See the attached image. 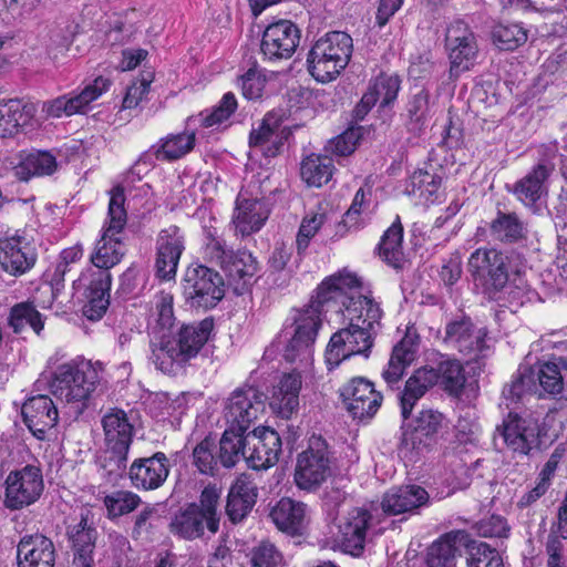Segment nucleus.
<instances>
[{
  "label": "nucleus",
  "instance_id": "obj_1",
  "mask_svg": "<svg viewBox=\"0 0 567 567\" xmlns=\"http://www.w3.org/2000/svg\"><path fill=\"white\" fill-rule=\"evenodd\" d=\"M317 305L326 312H341L349 321L331 336L327 346L324 358L329 370L352 355L368 358L382 311L371 297L361 292L360 278L347 270L327 278L317 289Z\"/></svg>",
  "mask_w": 567,
  "mask_h": 567
},
{
  "label": "nucleus",
  "instance_id": "obj_2",
  "mask_svg": "<svg viewBox=\"0 0 567 567\" xmlns=\"http://www.w3.org/2000/svg\"><path fill=\"white\" fill-rule=\"evenodd\" d=\"M466 377L462 363L447 354L437 353L431 364L417 369L405 383L400 398L401 415L409 419L415 403L434 386L440 385L450 395L458 396L465 385Z\"/></svg>",
  "mask_w": 567,
  "mask_h": 567
},
{
  "label": "nucleus",
  "instance_id": "obj_3",
  "mask_svg": "<svg viewBox=\"0 0 567 567\" xmlns=\"http://www.w3.org/2000/svg\"><path fill=\"white\" fill-rule=\"evenodd\" d=\"M219 499L220 489L207 485L198 502L188 503L174 514L168 525L171 534L185 540L202 538L205 530L215 535L219 530Z\"/></svg>",
  "mask_w": 567,
  "mask_h": 567
},
{
  "label": "nucleus",
  "instance_id": "obj_4",
  "mask_svg": "<svg viewBox=\"0 0 567 567\" xmlns=\"http://www.w3.org/2000/svg\"><path fill=\"white\" fill-rule=\"evenodd\" d=\"M352 50V38L348 33H327L315 42L308 53L309 73L321 83L334 80L348 65Z\"/></svg>",
  "mask_w": 567,
  "mask_h": 567
},
{
  "label": "nucleus",
  "instance_id": "obj_5",
  "mask_svg": "<svg viewBox=\"0 0 567 567\" xmlns=\"http://www.w3.org/2000/svg\"><path fill=\"white\" fill-rule=\"evenodd\" d=\"M124 203L123 188L120 186L113 188L109 203L107 226L91 256V261L95 267L94 270L109 271L110 268L121 261L124 255L123 244L118 237L126 225Z\"/></svg>",
  "mask_w": 567,
  "mask_h": 567
},
{
  "label": "nucleus",
  "instance_id": "obj_6",
  "mask_svg": "<svg viewBox=\"0 0 567 567\" xmlns=\"http://www.w3.org/2000/svg\"><path fill=\"white\" fill-rule=\"evenodd\" d=\"M558 151L555 145H542L537 148V159L533 168L515 183L514 194L533 213H539L548 193V179L556 168Z\"/></svg>",
  "mask_w": 567,
  "mask_h": 567
},
{
  "label": "nucleus",
  "instance_id": "obj_7",
  "mask_svg": "<svg viewBox=\"0 0 567 567\" xmlns=\"http://www.w3.org/2000/svg\"><path fill=\"white\" fill-rule=\"evenodd\" d=\"M204 259L218 265L234 282L248 285L258 271V261L247 250L234 251L216 231L207 230L203 246Z\"/></svg>",
  "mask_w": 567,
  "mask_h": 567
},
{
  "label": "nucleus",
  "instance_id": "obj_8",
  "mask_svg": "<svg viewBox=\"0 0 567 567\" xmlns=\"http://www.w3.org/2000/svg\"><path fill=\"white\" fill-rule=\"evenodd\" d=\"M100 382V375L91 363L58 367L51 382L52 393L66 403H83Z\"/></svg>",
  "mask_w": 567,
  "mask_h": 567
},
{
  "label": "nucleus",
  "instance_id": "obj_9",
  "mask_svg": "<svg viewBox=\"0 0 567 567\" xmlns=\"http://www.w3.org/2000/svg\"><path fill=\"white\" fill-rule=\"evenodd\" d=\"M183 295L190 308L208 310L225 296V282L218 271L205 265L189 266L183 279Z\"/></svg>",
  "mask_w": 567,
  "mask_h": 567
},
{
  "label": "nucleus",
  "instance_id": "obj_10",
  "mask_svg": "<svg viewBox=\"0 0 567 567\" xmlns=\"http://www.w3.org/2000/svg\"><path fill=\"white\" fill-rule=\"evenodd\" d=\"M334 526L336 530L331 532L332 548L360 557L364 551L368 530L374 526V518L368 509L353 507L337 518Z\"/></svg>",
  "mask_w": 567,
  "mask_h": 567
},
{
  "label": "nucleus",
  "instance_id": "obj_11",
  "mask_svg": "<svg viewBox=\"0 0 567 567\" xmlns=\"http://www.w3.org/2000/svg\"><path fill=\"white\" fill-rule=\"evenodd\" d=\"M331 475L328 443L321 436H311L307 450L297 457L295 482L300 489L316 491Z\"/></svg>",
  "mask_w": 567,
  "mask_h": 567
},
{
  "label": "nucleus",
  "instance_id": "obj_12",
  "mask_svg": "<svg viewBox=\"0 0 567 567\" xmlns=\"http://www.w3.org/2000/svg\"><path fill=\"white\" fill-rule=\"evenodd\" d=\"M322 306L317 305V296L305 309L298 311L293 320L295 332L285 349L288 362L308 364L312 360L313 344L321 327Z\"/></svg>",
  "mask_w": 567,
  "mask_h": 567
},
{
  "label": "nucleus",
  "instance_id": "obj_13",
  "mask_svg": "<svg viewBox=\"0 0 567 567\" xmlns=\"http://www.w3.org/2000/svg\"><path fill=\"white\" fill-rule=\"evenodd\" d=\"M468 271L492 299H499L508 281L506 257L496 249L478 248L468 258Z\"/></svg>",
  "mask_w": 567,
  "mask_h": 567
},
{
  "label": "nucleus",
  "instance_id": "obj_14",
  "mask_svg": "<svg viewBox=\"0 0 567 567\" xmlns=\"http://www.w3.org/2000/svg\"><path fill=\"white\" fill-rule=\"evenodd\" d=\"M267 395L258 388L243 385L235 389L226 401L224 416L227 426L246 432L265 412Z\"/></svg>",
  "mask_w": 567,
  "mask_h": 567
},
{
  "label": "nucleus",
  "instance_id": "obj_15",
  "mask_svg": "<svg viewBox=\"0 0 567 567\" xmlns=\"http://www.w3.org/2000/svg\"><path fill=\"white\" fill-rule=\"evenodd\" d=\"M3 505L11 511L21 509L35 503L41 496L44 484L41 470L33 465L12 471L4 481Z\"/></svg>",
  "mask_w": 567,
  "mask_h": 567
},
{
  "label": "nucleus",
  "instance_id": "obj_16",
  "mask_svg": "<svg viewBox=\"0 0 567 567\" xmlns=\"http://www.w3.org/2000/svg\"><path fill=\"white\" fill-rule=\"evenodd\" d=\"M110 85L111 81L109 79L97 76L79 94H64L55 99L44 101L41 106V113L45 120L85 113L90 103L97 100Z\"/></svg>",
  "mask_w": 567,
  "mask_h": 567
},
{
  "label": "nucleus",
  "instance_id": "obj_17",
  "mask_svg": "<svg viewBox=\"0 0 567 567\" xmlns=\"http://www.w3.org/2000/svg\"><path fill=\"white\" fill-rule=\"evenodd\" d=\"M340 396L349 414L359 421L373 417L383 400L373 383L362 377H355L340 388Z\"/></svg>",
  "mask_w": 567,
  "mask_h": 567
},
{
  "label": "nucleus",
  "instance_id": "obj_18",
  "mask_svg": "<svg viewBox=\"0 0 567 567\" xmlns=\"http://www.w3.org/2000/svg\"><path fill=\"white\" fill-rule=\"evenodd\" d=\"M486 337V329L477 328L470 318L462 317L446 324L444 342L471 359H478L489 350Z\"/></svg>",
  "mask_w": 567,
  "mask_h": 567
},
{
  "label": "nucleus",
  "instance_id": "obj_19",
  "mask_svg": "<svg viewBox=\"0 0 567 567\" xmlns=\"http://www.w3.org/2000/svg\"><path fill=\"white\" fill-rule=\"evenodd\" d=\"M301 39V31L296 23L281 19L270 23L262 33L260 51L269 61L290 59Z\"/></svg>",
  "mask_w": 567,
  "mask_h": 567
},
{
  "label": "nucleus",
  "instance_id": "obj_20",
  "mask_svg": "<svg viewBox=\"0 0 567 567\" xmlns=\"http://www.w3.org/2000/svg\"><path fill=\"white\" fill-rule=\"evenodd\" d=\"M497 431L506 447L514 454L527 455L539 444V423L532 415L508 413Z\"/></svg>",
  "mask_w": 567,
  "mask_h": 567
},
{
  "label": "nucleus",
  "instance_id": "obj_21",
  "mask_svg": "<svg viewBox=\"0 0 567 567\" xmlns=\"http://www.w3.org/2000/svg\"><path fill=\"white\" fill-rule=\"evenodd\" d=\"M446 48L450 59V73L458 76L468 71L476 61L478 48L472 30L463 21H455L447 29Z\"/></svg>",
  "mask_w": 567,
  "mask_h": 567
},
{
  "label": "nucleus",
  "instance_id": "obj_22",
  "mask_svg": "<svg viewBox=\"0 0 567 567\" xmlns=\"http://www.w3.org/2000/svg\"><path fill=\"white\" fill-rule=\"evenodd\" d=\"M246 462L254 470L274 466L281 453V439L269 427H256L246 433Z\"/></svg>",
  "mask_w": 567,
  "mask_h": 567
},
{
  "label": "nucleus",
  "instance_id": "obj_23",
  "mask_svg": "<svg viewBox=\"0 0 567 567\" xmlns=\"http://www.w3.org/2000/svg\"><path fill=\"white\" fill-rule=\"evenodd\" d=\"M185 249V237L179 227L171 225L162 229L156 239V276L163 280L174 279L181 256Z\"/></svg>",
  "mask_w": 567,
  "mask_h": 567
},
{
  "label": "nucleus",
  "instance_id": "obj_24",
  "mask_svg": "<svg viewBox=\"0 0 567 567\" xmlns=\"http://www.w3.org/2000/svg\"><path fill=\"white\" fill-rule=\"evenodd\" d=\"M38 259L37 248L24 236L16 235L0 240V271L13 277L28 272Z\"/></svg>",
  "mask_w": 567,
  "mask_h": 567
},
{
  "label": "nucleus",
  "instance_id": "obj_25",
  "mask_svg": "<svg viewBox=\"0 0 567 567\" xmlns=\"http://www.w3.org/2000/svg\"><path fill=\"white\" fill-rule=\"evenodd\" d=\"M65 536L82 567L92 566L93 553L97 539V530L89 509H82L78 518H73L65 527Z\"/></svg>",
  "mask_w": 567,
  "mask_h": 567
},
{
  "label": "nucleus",
  "instance_id": "obj_26",
  "mask_svg": "<svg viewBox=\"0 0 567 567\" xmlns=\"http://www.w3.org/2000/svg\"><path fill=\"white\" fill-rule=\"evenodd\" d=\"M169 473L168 458L163 452L135 460L130 467V480L137 489L153 491L161 487Z\"/></svg>",
  "mask_w": 567,
  "mask_h": 567
},
{
  "label": "nucleus",
  "instance_id": "obj_27",
  "mask_svg": "<svg viewBox=\"0 0 567 567\" xmlns=\"http://www.w3.org/2000/svg\"><path fill=\"white\" fill-rule=\"evenodd\" d=\"M55 557L52 539L43 534L24 535L18 543V567H54Z\"/></svg>",
  "mask_w": 567,
  "mask_h": 567
},
{
  "label": "nucleus",
  "instance_id": "obj_28",
  "mask_svg": "<svg viewBox=\"0 0 567 567\" xmlns=\"http://www.w3.org/2000/svg\"><path fill=\"white\" fill-rule=\"evenodd\" d=\"M21 412L25 425L39 440L45 439L48 431L56 424L59 419L58 409L52 399L43 394L30 398L22 405Z\"/></svg>",
  "mask_w": 567,
  "mask_h": 567
},
{
  "label": "nucleus",
  "instance_id": "obj_29",
  "mask_svg": "<svg viewBox=\"0 0 567 567\" xmlns=\"http://www.w3.org/2000/svg\"><path fill=\"white\" fill-rule=\"evenodd\" d=\"M82 280L86 281L83 313L89 320H99L110 306L111 274L105 270H90Z\"/></svg>",
  "mask_w": 567,
  "mask_h": 567
},
{
  "label": "nucleus",
  "instance_id": "obj_30",
  "mask_svg": "<svg viewBox=\"0 0 567 567\" xmlns=\"http://www.w3.org/2000/svg\"><path fill=\"white\" fill-rule=\"evenodd\" d=\"M269 217V209L265 202L258 198H246L239 194L233 215V224L237 234L243 237L260 230Z\"/></svg>",
  "mask_w": 567,
  "mask_h": 567
},
{
  "label": "nucleus",
  "instance_id": "obj_31",
  "mask_svg": "<svg viewBox=\"0 0 567 567\" xmlns=\"http://www.w3.org/2000/svg\"><path fill=\"white\" fill-rule=\"evenodd\" d=\"M302 386L301 374L297 371L286 373L274 388L270 408L284 419H289L299 408V393Z\"/></svg>",
  "mask_w": 567,
  "mask_h": 567
},
{
  "label": "nucleus",
  "instance_id": "obj_32",
  "mask_svg": "<svg viewBox=\"0 0 567 567\" xmlns=\"http://www.w3.org/2000/svg\"><path fill=\"white\" fill-rule=\"evenodd\" d=\"M258 496L256 484L248 477H239L231 485L226 504V514L231 523H240L252 509Z\"/></svg>",
  "mask_w": 567,
  "mask_h": 567
},
{
  "label": "nucleus",
  "instance_id": "obj_33",
  "mask_svg": "<svg viewBox=\"0 0 567 567\" xmlns=\"http://www.w3.org/2000/svg\"><path fill=\"white\" fill-rule=\"evenodd\" d=\"M214 328L213 319L206 318L197 323L183 324L178 332L172 337L174 346L188 362L195 358L208 341Z\"/></svg>",
  "mask_w": 567,
  "mask_h": 567
},
{
  "label": "nucleus",
  "instance_id": "obj_34",
  "mask_svg": "<svg viewBox=\"0 0 567 567\" xmlns=\"http://www.w3.org/2000/svg\"><path fill=\"white\" fill-rule=\"evenodd\" d=\"M306 511L305 503L284 497L272 507L270 517L278 529L295 536L306 526Z\"/></svg>",
  "mask_w": 567,
  "mask_h": 567
},
{
  "label": "nucleus",
  "instance_id": "obj_35",
  "mask_svg": "<svg viewBox=\"0 0 567 567\" xmlns=\"http://www.w3.org/2000/svg\"><path fill=\"white\" fill-rule=\"evenodd\" d=\"M105 446L127 449L133 441L134 426L126 413L120 409H112L102 417Z\"/></svg>",
  "mask_w": 567,
  "mask_h": 567
},
{
  "label": "nucleus",
  "instance_id": "obj_36",
  "mask_svg": "<svg viewBox=\"0 0 567 567\" xmlns=\"http://www.w3.org/2000/svg\"><path fill=\"white\" fill-rule=\"evenodd\" d=\"M35 113V106L21 100H9L0 104V137H12L28 125Z\"/></svg>",
  "mask_w": 567,
  "mask_h": 567
},
{
  "label": "nucleus",
  "instance_id": "obj_37",
  "mask_svg": "<svg viewBox=\"0 0 567 567\" xmlns=\"http://www.w3.org/2000/svg\"><path fill=\"white\" fill-rule=\"evenodd\" d=\"M58 169L56 158L47 151H34L22 157L14 167L19 181L28 182L32 177L49 176Z\"/></svg>",
  "mask_w": 567,
  "mask_h": 567
},
{
  "label": "nucleus",
  "instance_id": "obj_38",
  "mask_svg": "<svg viewBox=\"0 0 567 567\" xmlns=\"http://www.w3.org/2000/svg\"><path fill=\"white\" fill-rule=\"evenodd\" d=\"M419 351V334L413 323L405 327L401 340L392 349V382L400 379L403 371L416 358Z\"/></svg>",
  "mask_w": 567,
  "mask_h": 567
},
{
  "label": "nucleus",
  "instance_id": "obj_39",
  "mask_svg": "<svg viewBox=\"0 0 567 567\" xmlns=\"http://www.w3.org/2000/svg\"><path fill=\"white\" fill-rule=\"evenodd\" d=\"M567 539V509H558V520L550 528L545 544L546 567H567L565 544Z\"/></svg>",
  "mask_w": 567,
  "mask_h": 567
},
{
  "label": "nucleus",
  "instance_id": "obj_40",
  "mask_svg": "<svg viewBox=\"0 0 567 567\" xmlns=\"http://www.w3.org/2000/svg\"><path fill=\"white\" fill-rule=\"evenodd\" d=\"M379 100H381V106L390 104V75L384 72L370 83L368 91L352 110V120L355 123L364 120Z\"/></svg>",
  "mask_w": 567,
  "mask_h": 567
},
{
  "label": "nucleus",
  "instance_id": "obj_41",
  "mask_svg": "<svg viewBox=\"0 0 567 567\" xmlns=\"http://www.w3.org/2000/svg\"><path fill=\"white\" fill-rule=\"evenodd\" d=\"M246 432L227 426L219 440V463L226 468H231L241 458L246 461Z\"/></svg>",
  "mask_w": 567,
  "mask_h": 567
},
{
  "label": "nucleus",
  "instance_id": "obj_42",
  "mask_svg": "<svg viewBox=\"0 0 567 567\" xmlns=\"http://www.w3.org/2000/svg\"><path fill=\"white\" fill-rule=\"evenodd\" d=\"M463 536V532L453 530L434 542L429 548L427 567H455L456 545Z\"/></svg>",
  "mask_w": 567,
  "mask_h": 567
},
{
  "label": "nucleus",
  "instance_id": "obj_43",
  "mask_svg": "<svg viewBox=\"0 0 567 567\" xmlns=\"http://www.w3.org/2000/svg\"><path fill=\"white\" fill-rule=\"evenodd\" d=\"M333 174L332 158L311 154L301 162L300 175L309 186L321 187Z\"/></svg>",
  "mask_w": 567,
  "mask_h": 567
},
{
  "label": "nucleus",
  "instance_id": "obj_44",
  "mask_svg": "<svg viewBox=\"0 0 567 567\" xmlns=\"http://www.w3.org/2000/svg\"><path fill=\"white\" fill-rule=\"evenodd\" d=\"M151 350L150 360L156 369L164 373H173L176 367H183L187 363L177 347L174 346L172 338H161L158 342L151 344Z\"/></svg>",
  "mask_w": 567,
  "mask_h": 567
},
{
  "label": "nucleus",
  "instance_id": "obj_45",
  "mask_svg": "<svg viewBox=\"0 0 567 567\" xmlns=\"http://www.w3.org/2000/svg\"><path fill=\"white\" fill-rule=\"evenodd\" d=\"M441 184V176L420 171L410 177L405 190L424 204H434L439 199Z\"/></svg>",
  "mask_w": 567,
  "mask_h": 567
},
{
  "label": "nucleus",
  "instance_id": "obj_46",
  "mask_svg": "<svg viewBox=\"0 0 567 567\" xmlns=\"http://www.w3.org/2000/svg\"><path fill=\"white\" fill-rule=\"evenodd\" d=\"M491 230L496 239L514 243L525 237L527 227L516 214L498 212L497 217L491 224Z\"/></svg>",
  "mask_w": 567,
  "mask_h": 567
},
{
  "label": "nucleus",
  "instance_id": "obj_47",
  "mask_svg": "<svg viewBox=\"0 0 567 567\" xmlns=\"http://www.w3.org/2000/svg\"><path fill=\"white\" fill-rule=\"evenodd\" d=\"M429 501L427 492L415 485H408L398 489L392 495V515L413 512L425 505Z\"/></svg>",
  "mask_w": 567,
  "mask_h": 567
},
{
  "label": "nucleus",
  "instance_id": "obj_48",
  "mask_svg": "<svg viewBox=\"0 0 567 567\" xmlns=\"http://www.w3.org/2000/svg\"><path fill=\"white\" fill-rule=\"evenodd\" d=\"M9 324L16 333L22 332L25 326H30L37 334H40L44 327V320L33 305L24 302L18 303L11 309Z\"/></svg>",
  "mask_w": 567,
  "mask_h": 567
},
{
  "label": "nucleus",
  "instance_id": "obj_49",
  "mask_svg": "<svg viewBox=\"0 0 567 567\" xmlns=\"http://www.w3.org/2000/svg\"><path fill=\"white\" fill-rule=\"evenodd\" d=\"M195 134H177L166 137L163 144L154 152L156 159L175 161L193 150Z\"/></svg>",
  "mask_w": 567,
  "mask_h": 567
},
{
  "label": "nucleus",
  "instance_id": "obj_50",
  "mask_svg": "<svg viewBox=\"0 0 567 567\" xmlns=\"http://www.w3.org/2000/svg\"><path fill=\"white\" fill-rule=\"evenodd\" d=\"M492 35L496 47L506 51L515 50L527 41V31L517 23L496 25Z\"/></svg>",
  "mask_w": 567,
  "mask_h": 567
},
{
  "label": "nucleus",
  "instance_id": "obj_51",
  "mask_svg": "<svg viewBox=\"0 0 567 567\" xmlns=\"http://www.w3.org/2000/svg\"><path fill=\"white\" fill-rule=\"evenodd\" d=\"M141 503V497L130 491H116L104 497V505L109 517H118L136 509Z\"/></svg>",
  "mask_w": 567,
  "mask_h": 567
},
{
  "label": "nucleus",
  "instance_id": "obj_52",
  "mask_svg": "<svg viewBox=\"0 0 567 567\" xmlns=\"http://www.w3.org/2000/svg\"><path fill=\"white\" fill-rule=\"evenodd\" d=\"M127 449L105 446L101 456V468L109 481H116L126 470Z\"/></svg>",
  "mask_w": 567,
  "mask_h": 567
},
{
  "label": "nucleus",
  "instance_id": "obj_53",
  "mask_svg": "<svg viewBox=\"0 0 567 567\" xmlns=\"http://www.w3.org/2000/svg\"><path fill=\"white\" fill-rule=\"evenodd\" d=\"M534 295L535 291H533L526 280L517 274L512 280L508 279L503 291L498 293V300L502 299L507 302L509 307L517 308L529 302Z\"/></svg>",
  "mask_w": 567,
  "mask_h": 567
},
{
  "label": "nucleus",
  "instance_id": "obj_54",
  "mask_svg": "<svg viewBox=\"0 0 567 567\" xmlns=\"http://www.w3.org/2000/svg\"><path fill=\"white\" fill-rule=\"evenodd\" d=\"M215 443L209 437L204 439L193 450V464L205 475H214L220 464L214 453Z\"/></svg>",
  "mask_w": 567,
  "mask_h": 567
},
{
  "label": "nucleus",
  "instance_id": "obj_55",
  "mask_svg": "<svg viewBox=\"0 0 567 567\" xmlns=\"http://www.w3.org/2000/svg\"><path fill=\"white\" fill-rule=\"evenodd\" d=\"M364 132L363 126L350 125L342 134L330 141L328 150L333 155L348 156L355 151Z\"/></svg>",
  "mask_w": 567,
  "mask_h": 567
},
{
  "label": "nucleus",
  "instance_id": "obj_56",
  "mask_svg": "<svg viewBox=\"0 0 567 567\" xmlns=\"http://www.w3.org/2000/svg\"><path fill=\"white\" fill-rule=\"evenodd\" d=\"M444 416L442 413L433 410L422 411L416 419L414 427L413 443L426 444L424 439L435 435L443 425Z\"/></svg>",
  "mask_w": 567,
  "mask_h": 567
},
{
  "label": "nucleus",
  "instance_id": "obj_57",
  "mask_svg": "<svg viewBox=\"0 0 567 567\" xmlns=\"http://www.w3.org/2000/svg\"><path fill=\"white\" fill-rule=\"evenodd\" d=\"M466 564L467 567H504L499 553L486 543L471 548Z\"/></svg>",
  "mask_w": 567,
  "mask_h": 567
},
{
  "label": "nucleus",
  "instance_id": "obj_58",
  "mask_svg": "<svg viewBox=\"0 0 567 567\" xmlns=\"http://www.w3.org/2000/svg\"><path fill=\"white\" fill-rule=\"evenodd\" d=\"M237 109V100L230 92L226 93L219 104L209 113L199 114L200 122L205 127H210L228 120Z\"/></svg>",
  "mask_w": 567,
  "mask_h": 567
},
{
  "label": "nucleus",
  "instance_id": "obj_59",
  "mask_svg": "<svg viewBox=\"0 0 567 567\" xmlns=\"http://www.w3.org/2000/svg\"><path fill=\"white\" fill-rule=\"evenodd\" d=\"M252 567H284V557L276 546L262 542L251 551Z\"/></svg>",
  "mask_w": 567,
  "mask_h": 567
},
{
  "label": "nucleus",
  "instance_id": "obj_60",
  "mask_svg": "<svg viewBox=\"0 0 567 567\" xmlns=\"http://www.w3.org/2000/svg\"><path fill=\"white\" fill-rule=\"evenodd\" d=\"M282 122V115L277 112H269L264 117L260 126L257 130H252L249 135L250 146H261L269 142L279 128Z\"/></svg>",
  "mask_w": 567,
  "mask_h": 567
},
{
  "label": "nucleus",
  "instance_id": "obj_61",
  "mask_svg": "<svg viewBox=\"0 0 567 567\" xmlns=\"http://www.w3.org/2000/svg\"><path fill=\"white\" fill-rule=\"evenodd\" d=\"M324 219V214H313L302 219L296 239L298 254H302L308 248L310 239L318 233Z\"/></svg>",
  "mask_w": 567,
  "mask_h": 567
},
{
  "label": "nucleus",
  "instance_id": "obj_62",
  "mask_svg": "<svg viewBox=\"0 0 567 567\" xmlns=\"http://www.w3.org/2000/svg\"><path fill=\"white\" fill-rule=\"evenodd\" d=\"M154 309L157 324L163 329H171L175 322L173 296L165 291L157 293L154 298Z\"/></svg>",
  "mask_w": 567,
  "mask_h": 567
},
{
  "label": "nucleus",
  "instance_id": "obj_63",
  "mask_svg": "<svg viewBox=\"0 0 567 567\" xmlns=\"http://www.w3.org/2000/svg\"><path fill=\"white\" fill-rule=\"evenodd\" d=\"M538 380L543 389L550 394H558L563 390V377L555 362H546L540 367Z\"/></svg>",
  "mask_w": 567,
  "mask_h": 567
},
{
  "label": "nucleus",
  "instance_id": "obj_64",
  "mask_svg": "<svg viewBox=\"0 0 567 567\" xmlns=\"http://www.w3.org/2000/svg\"><path fill=\"white\" fill-rule=\"evenodd\" d=\"M153 75L147 73L137 81L133 82L126 90L123 99V109H133L138 105L140 101L148 93L150 85L152 83Z\"/></svg>",
  "mask_w": 567,
  "mask_h": 567
}]
</instances>
